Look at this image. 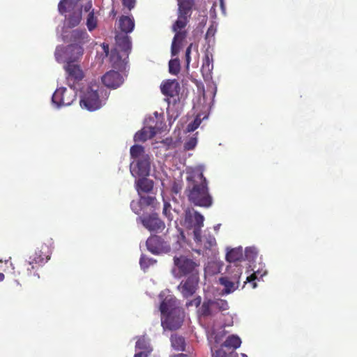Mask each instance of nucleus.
<instances>
[{
    "label": "nucleus",
    "instance_id": "nucleus-6",
    "mask_svg": "<svg viewBox=\"0 0 357 357\" xmlns=\"http://www.w3.org/2000/svg\"><path fill=\"white\" fill-rule=\"evenodd\" d=\"M84 48L79 43H73L68 46H58L54 56L59 63H73L83 55Z\"/></svg>",
    "mask_w": 357,
    "mask_h": 357
},
{
    "label": "nucleus",
    "instance_id": "nucleus-36",
    "mask_svg": "<svg viewBox=\"0 0 357 357\" xmlns=\"http://www.w3.org/2000/svg\"><path fill=\"white\" fill-rule=\"evenodd\" d=\"M98 21L94 17V12L91 11L88 14L86 19V26L90 31L95 29L97 26Z\"/></svg>",
    "mask_w": 357,
    "mask_h": 357
},
{
    "label": "nucleus",
    "instance_id": "nucleus-49",
    "mask_svg": "<svg viewBox=\"0 0 357 357\" xmlns=\"http://www.w3.org/2000/svg\"><path fill=\"white\" fill-rule=\"evenodd\" d=\"M182 190V185L178 182H174L172 185V192L174 194H178Z\"/></svg>",
    "mask_w": 357,
    "mask_h": 357
},
{
    "label": "nucleus",
    "instance_id": "nucleus-17",
    "mask_svg": "<svg viewBox=\"0 0 357 357\" xmlns=\"http://www.w3.org/2000/svg\"><path fill=\"white\" fill-rule=\"evenodd\" d=\"M181 86L176 79H168L161 84V92L169 97H174L178 95Z\"/></svg>",
    "mask_w": 357,
    "mask_h": 357
},
{
    "label": "nucleus",
    "instance_id": "nucleus-43",
    "mask_svg": "<svg viewBox=\"0 0 357 357\" xmlns=\"http://www.w3.org/2000/svg\"><path fill=\"white\" fill-rule=\"evenodd\" d=\"M136 347L139 349H148L149 348V342L146 340V337H141L136 342Z\"/></svg>",
    "mask_w": 357,
    "mask_h": 357
},
{
    "label": "nucleus",
    "instance_id": "nucleus-8",
    "mask_svg": "<svg viewBox=\"0 0 357 357\" xmlns=\"http://www.w3.org/2000/svg\"><path fill=\"white\" fill-rule=\"evenodd\" d=\"M178 17L172 24V29H183L190 20L195 5V0H178Z\"/></svg>",
    "mask_w": 357,
    "mask_h": 357
},
{
    "label": "nucleus",
    "instance_id": "nucleus-33",
    "mask_svg": "<svg viewBox=\"0 0 357 357\" xmlns=\"http://www.w3.org/2000/svg\"><path fill=\"white\" fill-rule=\"evenodd\" d=\"M144 152V149L142 145H133L130 149V154L131 157L136 160H139Z\"/></svg>",
    "mask_w": 357,
    "mask_h": 357
},
{
    "label": "nucleus",
    "instance_id": "nucleus-1",
    "mask_svg": "<svg viewBox=\"0 0 357 357\" xmlns=\"http://www.w3.org/2000/svg\"><path fill=\"white\" fill-rule=\"evenodd\" d=\"M186 196L191 204L201 207L212 206L213 199L210 193L208 182L203 172L193 170L186 176Z\"/></svg>",
    "mask_w": 357,
    "mask_h": 357
},
{
    "label": "nucleus",
    "instance_id": "nucleus-39",
    "mask_svg": "<svg viewBox=\"0 0 357 357\" xmlns=\"http://www.w3.org/2000/svg\"><path fill=\"white\" fill-rule=\"evenodd\" d=\"M172 206L169 202H165L163 204V215L166 216V218L172 221L173 219L172 214L171 213Z\"/></svg>",
    "mask_w": 357,
    "mask_h": 357
},
{
    "label": "nucleus",
    "instance_id": "nucleus-53",
    "mask_svg": "<svg viewBox=\"0 0 357 357\" xmlns=\"http://www.w3.org/2000/svg\"><path fill=\"white\" fill-rule=\"evenodd\" d=\"M214 32H215V31H214V29H213V28H209V29H208V31H207V33H206V37H207V38H208V37H209L210 36H213V35H214Z\"/></svg>",
    "mask_w": 357,
    "mask_h": 357
},
{
    "label": "nucleus",
    "instance_id": "nucleus-26",
    "mask_svg": "<svg viewBox=\"0 0 357 357\" xmlns=\"http://www.w3.org/2000/svg\"><path fill=\"white\" fill-rule=\"evenodd\" d=\"M226 259L229 262L234 263L243 259V250L242 248H234L229 250L226 254Z\"/></svg>",
    "mask_w": 357,
    "mask_h": 357
},
{
    "label": "nucleus",
    "instance_id": "nucleus-16",
    "mask_svg": "<svg viewBox=\"0 0 357 357\" xmlns=\"http://www.w3.org/2000/svg\"><path fill=\"white\" fill-rule=\"evenodd\" d=\"M123 77L120 73L116 70H109L104 75L102 76V82L104 85L108 88L119 87L123 83Z\"/></svg>",
    "mask_w": 357,
    "mask_h": 357
},
{
    "label": "nucleus",
    "instance_id": "nucleus-12",
    "mask_svg": "<svg viewBox=\"0 0 357 357\" xmlns=\"http://www.w3.org/2000/svg\"><path fill=\"white\" fill-rule=\"evenodd\" d=\"M185 220L190 222L194 226L193 234L195 242L202 241V227L204 225V218L202 213L197 211H194L192 213L187 211L185 213Z\"/></svg>",
    "mask_w": 357,
    "mask_h": 357
},
{
    "label": "nucleus",
    "instance_id": "nucleus-5",
    "mask_svg": "<svg viewBox=\"0 0 357 357\" xmlns=\"http://www.w3.org/2000/svg\"><path fill=\"white\" fill-rule=\"evenodd\" d=\"M102 91L100 85L97 84H89L81 96L80 107H84L88 111H96V109H100L102 105L100 98V93Z\"/></svg>",
    "mask_w": 357,
    "mask_h": 357
},
{
    "label": "nucleus",
    "instance_id": "nucleus-40",
    "mask_svg": "<svg viewBox=\"0 0 357 357\" xmlns=\"http://www.w3.org/2000/svg\"><path fill=\"white\" fill-rule=\"evenodd\" d=\"M202 122L199 116H197L193 121L187 125V131L192 132L196 130Z\"/></svg>",
    "mask_w": 357,
    "mask_h": 357
},
{
    "label": "nucleus",
    "instance_id": "nucleus-52",
    "mask_svg": "<svg viewBox=\"0 0 357 357\" xmlns=\"http://www.w3.org/2000/svg\"><path fill=\"white\" fill-rule=\"evenodd\" d=\"M148 354H146L144 351L138 352L136 354L134 357H147Z\"/></svg>",
    "mask_w": 357,
    "mask_h": 357
},
{
    "label": "nucleus",
    "instance_id": "nucleus-18",
    "mask_svg": "<svg viewBox=\"0 0 357 357\" xmlns=\"http://www.w3.org/2000/svg\"><path fill=\"white\" fill-rule=\"evenodd\" d=\"M176 303L177 301L175 296H172V294H168V296H165L159 306L161 317L165 318L169 313H171L174 306H176Z\"/></svg>",
    "mask_w": 357,
    "mask_h": 357
},
{
    "label": "nucleus",
    "instance_id": "nucleus-34",
    "mask_svg": "<svg viewBox=\"0 0 357 357\" xmlns=\"http://www.w3.org/2000/svg\"><path fill=\"white\" fill-rule=\"evenodd\" d=\"M181 70V63L179 59H172L169 61V71L172 75H176Z\"/></svg>",
    "mask_w": 357,
    "mask_h": 357
},
{
    "label": "nucleus",
    "instance_id": "nucleus-13",
    "mask_svg": "<svg viewBox=\"0 0 357 357\" xmlns=\"http://www.w3.org/2000/svg\"><path fill=\"white\" fill-rule=\"evenodd\" d=\"M142 225L151 231H162L165 227V223L159 218L158 213H153L145 216H139Z\"/></svg>",
    "mask_w": 357,
    "mask_h": 357
},
{
    "label": "nucleus",
    "instance_id": "nucleus-24",
    "mask_svg": "<svg viewBox=\"0 0 357 357\" xmlns=\"http://www.w3.org/2000/svg\"><path fill=\"white\" fill-rule=\"evenodd\" d=\"M154 183L153 180L146 178V176H142L136 181L137 191L138 194L141 192H150L153 190Z\"/></svg>",
    "mask_w": 357,
    "mask_h": 357
},
{
    "label": "nucleus",
    "instance_id": "nucleus-14",
    "mask_svg": "<svg viewBox=\"0 0 357 357\" xmlns=\"http://www.w3.org/2000/svg\"><path fill=\"white\" fill-rule=\"evenodd\" d=\"M64 68L68 74L67 80L68 85L71 88H75V83L77 81H80L84 78V73L80 66L75 64H66L64 66Z\"/></svg>",
    "mask_w": 357,
    "mask_h": 357
},
{
    "label": "nucleus",
    "instance_id": "nucleus-46",
    "mask_svg": "<svg viewBox=\"0 0 357 357\" xmlns=\"http://www.w3.org/2000/svg\"><path fill=\"white\" fill-rule=\"evenodd\" d=\"M142 206L140 203V199L138 202L132 201L130 202V208L134 211L135 213L139 214L142 211Z\"/></svg>",
    "mask_w": 357,
    "mask_h": 357
},
{
    "label": "nucleus",
    "instance_id": "nucleus-44",
    "mask_svg": "<svg viewBox=\"0 0 357 357\" xmlns=\"http://www.w3.org/2000/svg\"><path fill=\"white\" fill-rule=\"evenodd\" d=\"M197 140L195 137H190L184 143V148L187 151L193 150L196 146Z\"/></svg>",
    "mask_w": 357,
    "mask_h": 357
},
{
    "label": "nucleus",
    "instance_id": "nucleus-2",
    "mask_svg": "<svg viewBox=\"0 0 357 357\" xmlns=\"http://www.w3.org/2000/svg\"><path fill=\"white\" fill-rule=\"evenodd\" d=\"M51 257V250L47 245H42L40 250H36L29 257V261L24 262L22 271L24 277L33 275L37 279L40 278L38 273L39 268L43 267L45 262H47Z\"/></svg>",
    "mask_w": 357,
    "mask_h": 357
},
{
    "label": "nucleus",
    "instance_id": "nucleus-55",
    "mask_svg": "<svg viewBox=\"0 0 357 357\" xmlns=\"http://www.w3.org/2000/svg\"><path fill=\"white\" fill-rule=\"evenodd\" d=\"M92 7V3H91V2H88V3L86 5H85V10H89Z\"/></svg>",
    "mask_w": 357,
    "mask_h": 357
},
{
    "label": "nucleus",
    "instance_id": "nucleus-29",
    "mask_svg": "<svg viewBox=\"0 0 357 357\" xmlns=\"http://www.w3.org/2000/svg\"><path fill=\"white\" fill-rule=\"evenodd\" d=\"M172 347L178 351H184L185 348V340L184 337L178 335H172L170 337Z\"/></svg>",
    "mask_w": 357,
    "mask_h": 357
},
{
    "label": "nucleus",
    "instance_id": "nucleus-50",
    "mask_svg": "<svg viewBox=\"0 0 357 357\" xmlns=\"http://www.w3.org/2000/svg\"><path fill=\"white\" fill-rule=\"evenodd\" d=\"M139 262H140V266L142 268H146L149 266V259H146V257H144V255H142V257H141Z\"/></svg>",
    "mask_w": 357,
    "mask_h": 357
},
{
    "label": "nucleus",
    "instance_id": "nucleus-20",
    "mask_svg": "<svg viewBox=\"0 0 357 357\" xmlns=\"http://www.w3.org/2000/svg\"><path fill=\"white\" fill-rule=\"evenodd\" d=\"M174 31L175 32V34L172 43V54L173 56L178 54L181 42H183V40L187 37L186 31H183V29H176Z\"/></svg>",
    "mask_w": 357,
    "mask_h": 357
},
{
    "label": "nucleus",
    "instance_id": "nucleus-3",
    "mask_svg": "<svg viewBox=\"0 0 357 357\" xmlns=\"http://www.w3.org/2000/svg\"><path fill=\"white\" fill-rule=\"evenodd\" d=\"M115 40L119 51L116 50L114 52H112L111 61H112L114 68H121L122 66L125 65L126 59L128 58L132 49L131 38L128 36V33L117 29Z\"/></svg>",
    "mask_w": 357,
    "mask_h": 357
},
{
    "label": "nucleus",
    "instance_id": "nucleus-31",
    "mask_svg": "<svg viewBox=\"0 0 357 357\" xmlns=\"http://www.w3.org/2000/svg\"><path fill=\"white\" fill-rule=\"evenodd\" d=\"M241 344V340L238 335H229V337L225 340L223 343V346L225 347L233 348L234 349H236V348L240 347Z\"/></svg>",
    "mask_w": 357,
    "mask_h": 357
},
{
    "label": "nucleus",
    "instance_id": "nucleus-38",
    "mask_svg": "<svg viewBox=\"0 0 357 357\" xmlns=\"http://www.w3.org/2000/svg\"><path fill=\"white\" fill-rule=\"evenodd\" d=\"M257 255V252L255 249V248H246L245 250L244 256L246 259L252 261L255 260Z\"/></svg>",
    "mask_w": 357,
    "mask_h": 357
},
{
    "label": "nucleus",
    "instance_id": "nucleus-54",
    "mask_svg": "<svg viewBox=\"0 0 357 357\" xmlns=\"http://www.w3.org/2000/svg\"><path fill=\"white\" fill-rule=\"evenodd\" d=\"M220 8H221L222 12L225 13L226 12V8H225V5L224 0H220Z\"/></svg>",
    "mask_w": 357,
    "mask_h": 357
},
{
    "label": "nucleus",
    "instance_id": "nucleus-28",
    "mask_svg": "<svg viewBox=\"0 0 357 357\" xmlns=\"http://www.w3.org/2000/svg\"><path fill=\"white\" fill-rule=\"evenodd\" d=\"M75 7H77V0H60L58 4V9L61 15L71 12Z\"/></svg>",
    "mask_w": 357,
    "mask_h": 357
},
{
    "label": "nucleus",
    "instance_id": "nucleus-21",
    "mask_svg": "<svg viewBox=\"0 0 357 357\" xmlns=\"http://www.w3.org/2000/svg\"><path fill=\"white\" fill-rule=\"evenodd\" d=\"M213 69V58L209 54H206L203 59L201 72L204 79H209L212 77V70Z\"/></svg>",
    "mask_w": 357,
    "mask_h": 357
},
{
    "label": "nucleus",
    "instance_id": "nucleus-51",
    "mask_svg": "<svg viewBox=\"0 0 357 357\" xmlns=\"http://www.w3.org/2000/svg\"><path fill=\"white\" fill-rule=\"evenodd\" d=\"M226 353L222 349H218L215 351V356L216 357H225Z\"/></svg>",
    "mask_w": 357,
    "mask_h": 357
},
{
    "label": "nucleus",
    "instance_id": "nucleus-19",
    "mask_svg": "<svg viewBox=\"0 0 357 357\" xmlns=\"http://www.w3.org/2000/svg\"><path fill=\"white\" fill-rule=\"evenodd\" d=\"M227 273L234 283L236 289H238L240 284L241 275L243 273V267L237 264H229L227 268Z\"/></svg>",
    "mask_w": 357,
    "mask_h": 357
},
{
    "label": "nucleus",
    "instance_id": "nucleus-56",
    "mask_svg": "<svg viewBox=\"0 0 357 357\" xmlns=\"http://www.w3.org/2000/svg\"><path fill=\"white\" fill-rule=\"evenodd\" d=\"M173 357H189L188 356V354H176L175 356H174Z\"/></svg>",
    "mask_w": 357,
    "mask_h": 357
},
{
    "label": "nucleus",
    "instance_id": "nucleus-22",
    "mask_svg": "<svg viewBox=\"0 0 357 357\" xmlns=\"http://www.w3.org/2000/svg\"><path fill=\"white\" fill-rule=\"evenodd\" d=\"M133 18L129 16H121L119 19L118 28L126 33H130L135 27Z\"/></svg>",
    "mask_w": 357,
    "mask_h": 357
},
{
    "label": "nucleus",
    "instance_id": "nucleus-41",
    "mask_svg": "<svg viewBox=\"0 0 357 357\" xmlns=\"http://www.w3.org/2000/svg\"><path fill=\"white\" fill-rule=\"evenodd\" d=\"M258 279L257 273V272H254L252 274L250 275V276H248L246 278V281L244 282V285L246 284V282H248L250 284L252 289H255V287H257V283L256 282V280Z\"/></svg>",
    "mask_w": 357,
    "mask_h": 357
},
{
    "label": "nucleus",
    "instance_id": "nucleus-23",
    "mask_svg": "<svg viewBox=\"0 0 357 357\" xmlns=\"http://www.w3.org/2000/svg\"><path fill=\"white\" fill-rule=\"evenodd\" d=\"M156 133L155 128H152V126L144 128L135 134L134 140L135 142H145L148 140V139L153 138Z\"/></svg>",
    "mask_w": 357,
    "mask_h": 357
},
{
    "label": "nucleus",
    "instance_id": "nucleus-42",
    "mask_svg": "<svg viewBox=\"0 0 357 357\" xmlns=\"http://www.w3.org/2000/svg\"><path fill=\"white\" fill-rule=\"evenodd\" d=\"M86 36H87L86 31H79V29H75L72 32V37L75 41H81V40L84 39Z\"/></svg>",
    "mask_w": 357,
    "mask_h": 357
},
{
    "label": "nucleus",
    "instance_id": "nucleus-30",
    "mask_svg": "<svg viewBox=\"0 0 357 357\" xmlns=\"http://www.w3.org/2000/svg\"><path fill=\"white\" fill-rule=\"evenodd\" d=\"M65 87H61L55 91L52 96V102L57 107L63 105V96L65 95Z\"/></svg>",
    "mask_w": 357,
    "mask_h": 357
},
{
    "label": "nucleus",
    "instance_id": "nucleus-35",
    "mask_svg": "<svg viewBox=\"0 0 357 357\" xmlns=\"http://www.w3.org/2000/svg\"><path fill=\"white\" fill-rule=\"evenodd\" d=\"M201 245H203L204 248H211L212 246H214L216 245V240L214 237V236L208 234V235H204L202 237V242H199Z\"/></svg>",
    "mask_w": 357,
    "mask_h": 357
},
{
    "label": "nucleus",
    "instance_id": "nucleus-47",
    "mask_svg": "<svg viewBox=\"0 0 357 357\" xmlns=\"http://www.w3.org/2000/svg\"><path fill=\"white\" fill-rule=\"evenodd\" d=\"M192 46H193L192 43H190V45L189 46H188L185 50V61H186L187 68H188L190 63L191 61L190 54H191V49H192Z\"/></svg>",
    "mask_w": 357,
    "mask_h": 357
},
{
    "label": "nucleus",
    "instance_id": "nucleus-45",
    "mask_svg": "<svg viewBox=\"0 0 357 357\" xmlns=\"http://www.w3.org/2000/svg\"><path fill=\"white\" fill-rule=\"evenodd\" d=\"M185 305L187 307L193 306V305L195 306V307H199V306L202 305V298H201V296H197L195 298H193L192 300L187 301V303H185Z\"/></svg>",
    "mask_w": 357,
    "mask_h": 357
},
{
    "label": "nucleus",
    "instance_id": "nucleus-32",
    "mask_svg": "<svg viewBox=\"0 0 357 357\" xmlns=\"http://www.w3.org/2000/svg\"><path fill=\"white\" fill-rule=\"evenodd\" d=\"M77 98V91L75 89H71L68 90L65 87V92L63 96V105H70L72 102L75 100Z\"/></svg>",
    "mask_w": 357,
    "mask_h": 357
},
{
    "label": "nucleus",
    "instance_id": "nucleus-58",
    "mask_svg": "<svg viewBox=\"0 0 357 357\" xmlns=\"http://www.w3.org/2000/svg\"><path fill=\"white\" fill-rule=\"evenodd\" d=\"M243 357H247V356H245V354H243Z\"/></svg>",
    "mask_w": 357,
    "mask_h": 357
},
{
    "label": "nucleus",
    "instance_id": "nucleus-15",
    "mask_svg": "<svg viewBox=\"0 0 357 357\" xmlns=\"http://www.w3.org/2000/svg\"><path fill=\"white\" fill-rule=\"evenodd\" d=\"M146 244L148 250L155 255V253L162 252V251H168L171 248L169 245H166L165 241L160 236L157 235L151 236L148 238Z\"/></svg>",
    "mask_w": 357,
    "mask_h": 357
},
{
    "label": "nucleus",
    "instance_id": "nucleus-37",
    "mask_svg": "<svg viewBox=\"0 0 357 357\" xmlns=\"http://www.w3.org/2000/svg\"><path fill=\"white\" fill-rule=\"evenodd\" d=\"M157 202L155 197L151 196H140V203L142 206H155V204Z\"/></svg>",
    "mask_w": 357,
    "mask_h": 357
},
{
    "label": "nucleus",
    "instance_id": "nucleus-57",
    "mask_svg": "<svg viewBox=\"0 0 357 357\" xmlns=\"http://www.w3.org/2000/svg\"><path fill=\"white\" fill-rule=\"evenodd\" d=\"M4 278H5V275L3 273H1V272H0V282L3 281Z\"/></svg>",
    "mask_w": 357,
    "mask_h": 357
},
{
    "label": "nucleus",
    "instance_id": "nucleus-25",
    "mask_svg": "<svg viewBox=\"0 0 357 357\" xmlns=\"http://www.w3.org/2000/svg\"><path fill=\"white\" fill-rule=\"evenodd\" d=\"M82 21V9L78 8L77 5L72 10L71 14L67 19V23L69 27L77 26Z\"/></svg>",
    "mask_w": 357,
    "mask_h": 357
},
{
    "label": "nucleus",
    "instance_id": "nucleus-9",
    "mask_svg": "<svg viewBox=\"0 0 357 357\" xmlns=\"http://www.w3.org/2000/svg\"><path fill=\"white\" fill-rule=\"evenodd\" d=\"M184 321V310L176 303L172 311L165 318L161 317V325L165 330L174 331L181 328Z\"/></svg>",
    "mask_w": 357,
    "mask_h": 357
},
{
    "label": "nucleus",
    "instance_id": "nucleus-11",
    "mask_svg": "<svg viewBox=\"0 0 357 357\" xmlns=\"http://www.w3.org/2000/svg\"><path fill=\"white\" fill-rule=\"evenodd\" d=\"M151 170V159L148 154L145 152L142 156L136 160L135 163L132 162L130 165V172L133 176H138V177H143V176H148L150 174Z\"/></svg>",
    "mask_w": 357,
    "mask_h": 357
},
{
    "label": "nucleus",
    "instance_id": "nucleus-10",
    "mask_svg": "<svg viewBox=\"0 0 357 357\" xmlns=\"http://www.w3.org/2000/svg\"><path fill=\"white\" fill-rule=\"evenodd\" d=\"M199 271L186 278L182 280L178 286V289L185 298L192 296L198 289L200 280Z\"/></svg>",
    "mask_w": 357,
    "mask_h": 357
},
{
    "label": "nucleus",
    "instance_id": "nucleus-4",
    "mask_svg": "<svg viewBox=\"0 0 357 357\" xmlns=\"http://www.w3.org/2000/svg\"><path fill=\"white\" fill-rule=\"evenodd\" d=\"M174 268L172 270L175 277H188L199 272L200 262L198 260L188 257V255H180L178 257L175 255L173 257Z\"/></svg>",
    "mask_w": 357,
    "mask_h": 357
},
{
    "label": "nucleus",
    "instance_id": "nucleus-48",
    "mask_svg": "<svg viewBox=\"0 0 357 357\" xmlns=\"http://www.w3.org/2000/svg\"><path fill=\"white\" fill-rule=\"evenodd\" d=\"M121 2L125 7L128 8V10H131L135 7L136 0H121Z\"/></svg>",
    "mask_w": 357,
    "mask_h": 357
},
{
    "label": "nucleus",
    "instance_id": "nucleus-7",
    "mask_svg": "<svg viewBox=\"0 0 357 357\" xmlns=\"http://www.w3.org/2000/svg\"><path fill=\"white\" fill-rule=\"evenodd\" d=\"M229 308L227 301L222 298H205L198 309V314L201 317H214L219 312L228 310Z\"/></svg>",
    "mask_w": 357,
    "mask_h": 357
},
{
    "label": "nucleus",
    "instance_id": "nucleus-27",
    "mask_svg": "<svg viewBox=\"0 0 357 357\" xmlns=\"http://www.w3.org/2000/svg\"><path fill=\"white\" fill-rule=\"evenodd\" d=\"M219 283L224 286L223 291L225 294H231V292L236 291L234 283H233L231 279L229 278V275L227 274V271L224 276L219 278Z\"/></svg>",
    "mask_w": 357,
    "mask_h": 357
}]
</instances>
